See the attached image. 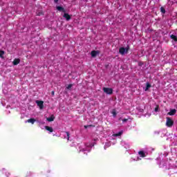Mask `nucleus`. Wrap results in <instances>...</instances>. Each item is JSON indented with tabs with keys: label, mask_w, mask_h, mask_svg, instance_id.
<instances>
[{
	"label": "nucleus",
	"mask_w": 177,
	"mask_h": 177,
	"mask_svg": "<svg viewBox=\"0 0 177 177\" xmlns=\"http://www.w3.org/2000/svg\"><path fill=\"white\" fill-rule=\"evenodd\" d=\"M129 50V46H127L126 48L121 47L119 48V53L120 55H125V53H127Z\"/></svg>",
	"instance_id": "nucleus-1"
},
{
	"label": "nucleus",
	"mask_w": 177,
	"mask_h": 177,
	"mask_svg": "<svg viewBox=\"0 0 177 177\" xmlns=\"http://www.w3.org/2000/svg\"><path fill=\"white\" fill-rule=\"evenodd\" d=\"M173 125H174V120H172L171 118L167 117V121H166V126L168 127V128H171Z\"/></svg>",
	"instance_id": "nucleus-2"
},
{
	"label": "nucleus",
	"mask_w": 177,
	"mask_h": 177,
	"mask_svg": "<svg viewBox=\"0 0 177 177\" xmlns=\"http://www.w3.org/2000/svg\"><path fill=\"white\" fill-rule=\"evenodd\" d=\"M103 91L104 93H106V95H113V88H109V87H104Z\"/></svg>",
	"instance_id": "nucleus-3"
},
{
	"label": "nucleus",
	"mask_w": 177,
	"mask_h": 177,
	"mask_svg": "<svg viewBox=\"0 0 177 177\" xmlns=\"http://www.w3.org/2000/svg\"><path fill=\"white\" fill-rule=\"evenodd\" d=\"M36 103L37 106H39V109H44V101L36 100Z\"/></svg>",
	"instance_id": "nucleus-4"
},
{
	"label": "nucleus",
	"mask_w": 177,
	"mask_h": 177,
	"mask_svg": "<svg viewBox=\"0 0 177 177\" xmlns=\"http://www.w3.org/2000/svg\"><path fill=\"white\" fill-rule=\"evenodd\" d=\"M99 53H100L97 50L91 51V57H96L97 56V55H99Z\"/></svg>",
	"instance_id": "nucleus-5"
},
{
	"label": "nucleus",
	"mask_w": 177,
	"mask_h": 177,
	"mask_svg": "<svg viewBox=\"0 0 177 177\" xmlns=\"http://www.w3.org/2000/svg\"><path fill=\"white\" fill-rule=\"evenodd\" d=\"M175 114H176V109H171L170 111L167 113L168 115H175Z\"/></svg>",
	"instance_id": "nucleus-6"
},
{
	"label": "nucleus",
	"mask_w": 177,
	"mask_h": 177,
	"mask_svg": "<svg viewBox=\"0 0 177 177\" xmlns=\"http://www.w3.org/2000/svg\"><path fill=\"white\" fill-rule=\"evenodd\" d=\"M56 8H57V10H59V12H63L64 13H66V10L64 9V8L60 6H58L56 7Z\"/></svg>",
	"instance_id": "nucleus-7"
},
{
	"label": "nucleus",
	"mask_w": 177,
	"mask_h": 177,
	"mask_svg": "<svg viewBox=\"0 0 177 177\" xmlns=\"http://www.w3.org/2000/svg\"><path fill=\"white\" fill-rule=\"evenodd\" d=\"M64 17L66 19V20H67V21H68L69 20H71V16H70L68 13H64Z\"/></svg>",
	"instance_id": "nucleus-8"
},
{
	"label": "nucleus",
	"mask_w": 177,
	"mask_h": 177,
	"mask_svg": "<svg viewBox=\"0 0 177 177\" xmlns=\"http://www.w3.org/2000/svg\"><path fill=\"white\" fill-rule=\"evenodd\" d=\"M46 120L48 122H52V121H55V115H51V116L50 118H47Z\"/></svg>",
	"instance_id": "nucleus-9"
},
{
	"label": "nucleus",
	"mask_w": 177,
	"mask_h": 177,
	"mask_svg": "<svg viewBox=\"0 0 177 177\" xmlns=\"http://www.w3.org/2000/svg\"><path fill=\"white\" fill-rule=\"evenodd\" d=\"M138 154H139L140 157H142V158L146 157V153H145V151H140L138 152Z\"/></svg>",
	"instance_id": "nucleus-10"
},
{
	"label": "nucleus",
	"mask_w": 177,
	"mask_h": 177,
	"mask_svg": "<svg viewBox=\"0 0 177 177\" xmlns=\"http://www.w3.org/2000/svg\"><path fill=\"white\" fill-rule=\"evenodd\" d=\"M122 133H124V131H121L117 133L113 134V136H114L115 138H117L118 136H121V135H122Z\"/></svg>",
	"instance_id": "nucleus-11"
},
{
	"label": "nucleus",
	"mask_w": 177,
	"mask_h": 177,
	"mask_svg": "<svg viewBox=\"0 0 177 177\" xmlns=\"http://www.w3.org/2000/svg\"><path fill=\"white\" fill-rule=\"evenodd\" d=\"M12 63L14 66H17L20 63V59H15Z\"/></svg>",
	"instance_id": "nucleus-12"
},
{
	"label": "nucleus",
	"mask_w": 177,
	"mask_h": 177,
	"mask_svg": "<svg viewBox=\"0 0 177 177\" xmlns=\"http://www.w3.org/2000/svg\"><path fill=\"white\" fill-rule=\"evenodd\" d=\"M45 129L46 131H48V132H53V128L49 127V126H46Z\"/></svg>",
	"instance_id": "nucleus-13"
},
{
	"label": "nucleus",
	"mask_w": 177,
	"mask_h": 177,
	"mask_svg": "<svg viewBox=\"0 0 177 177\" xmlns=\"http://www.w3.org/2000/svg\"><path fill=\"white\" fill-rule=\"evenodd\" d=\"M35 119H34V118H30V119H28L27 121H26V122H29V123H30V124H34V123L35 122Z\"/></svg>",
	"instance_id": "nucleus-14"
},
{
	"label": "nucleus",
	"mask_w": 177,
	"mask_h": 177,
	"mask_svg": "<svg viewBox=\"0 0 177 177\" xmlns=\"http://www.w3.org/2000/svg\"><path fill=\"white\" fill-rule=\"evenodd\" d=\"M171 39H173V41H174L175 42H177V37L174 35H171L170 36Z\"/></svg>",
	"instance_id": "nucleus-15"
},
{
	"label": "nucleus",
	"mask_w": 177,
	"mask_h": 177,
	"mask_svg": "<svg viewBox=\"0 0 177 177\" xmlns=\"http://www.w3.org/2000/svg\"><path fill=\"white\" fill-rule=\"evenodd\" d=\"M149 88H151V84H150V83L147 82V84H146L145 91H149Z\"/></svg>",
	"instance_id": "nucleus-16"
},
{
	"label": "nucleus",
	"mask_w": 177,
	"mask_h": 177,
	"mask_svg": "<svg viewBox=\"0 0 177 177\" xmlns=\"http://www.w3.org/2000/svg\"><path fill=\"white\" fill-rule=\"evenodd\" d=\"M65 133H66L67 140H70V132L65 131Z\"/></svg>",
	"instance_id": "nucleus-17"
},
{
	"label": "nucleus",
	"mask_w": 177,
	"mask_h": 177,
	"mask_svg": "<svg viewBox=\"0 0 177 177\" xmlns=\"http://www.w3.org/2000/svg\"><path fill=\"white\" fill-rule=\"evenodd\" d=\"M160 12H161V13L165 15V8H164V7H161L160 8Z\"/></svg>",
	"instance_id": "nucleus-18"
},
{
	"label": "nucleus",
	"mask_w": 177,
	"mask_h": 177,
	"mask_svg": "<svg viewBox=\"0 0 177 177\" xmlns=\"http://www.w3.org/2000/svg\"><path fill=\"white\" fill-rule=\"evenodd\" d=\"M4 55H5V51L0 50V57H3Z\"/></svg>",
	"instance_id": "nucleus-19"
},
{
	"label": "nucleus",
	"mask_w": 177,
	"mask_h": 177,
	"mask_svg": "<svg viewBox=\"0 0 177 177\" xmlns=\"http://www.w3.org/2000/svg\"><path fill=\"white\" fill-rule=\"evenodd\" d=\"M66 88H67L68 89H71V88H73V84H68Z\"/></svg>",
	"instance_id": "nucleus-20"
},
{
	"label": "nucleus",
	"mask_w": 177,
	"mask_h": 177,
	"mask_svg": "<svg viewBox=\"0 0 177 177\" xmlns=\"http://www.w3.org/2000/svg\"><path fill=\"white\" fill-rule=\"evenodd\" d=\"M158 109H159V106L158 105H157L156 107L155 108V111L156 112L158 111Z\"/></svg>",
	"instance_id": "nucleus-21"
},
{
	"label": "nucleus",
	"mask_w": 177,
	"mask_h": 177,
	"mask_svg": "<svg viewBox=\"0 0 177 177\" xmlns=\"http://www.w3.org/2000/svg\"><path fill=\"white\" fill-rule=\"evenodd\" d=\"M112 114L113 115L114 117H115V115H117V113L115 111H113L112 113Z\"/></svg>",
	"instance_id": "nucleus-22"
},
{
	"label": "nucleus",
	"mask_w": 177,
	"mask_h": 177,
	"mask_svg": "<svg viewBox=\"0 0 177 177\" xmlns=\"http://www.w3.org/2000/svg\"><path fill=\"white\" fill-rule=\"evenodd\" d=\"M41 15H44V13H43V12H39V13L37 14V16H41Z\"/></svg>",
	"instance_id": "nucleus-23"
},
{
	"label": "nucleus",
	"mask_w": 177,
	"mask_h": 177,
	"mask_svg": "<svg viewBox=\"0 0 177 177\" xmlns=\"http://www.w3.org/2000/svg\"><path fill=\"white\" fill-rule=\"evenodd\" d=\"M127 121H128V119H123V120H122V122H127Z\"/></svg>",
	"instance_id": "nucleus-24"
},
{
	"label": "nucleus",
	"mask_w": 177,
	"mask_h": 177,
	"mask_svg": "<svg viewBox=\"0 0 177 177\" xmlns=\"http://www.w3.org/2000/svg\"><path fill=\"white\" fill-rule=\"evenodd\" d=\"M55 3H57L59 2V0H54Z\"/></svg>",
	"instance_id": "nucleus-25"
},
{
	"label": "nucleus",
	"mask_w": 177,
	"mask_h": 177,
	"mask_svg": "<svg viewBox=\"0 0 177 177\" xmlns=\"http://www.w3.org/2000/svg\"><path fill=\"white\" fill-rule=\"evenodd\" d=\"M51 95H53V96H54L55 95V91H52Z\"/></svg>",
	"instance_id": "nucleus-26"
},
{
	"label": "nucleus",
	"mask_w": 177,
	"mask_h": 177,
	"mask_svg": "<svg viewBox=\"0 0 177 177\" xmlns=\"http://www.w3.org/2000/svg\"><path fill=\"white\" fill-rule=\"evenodd\" d=\"M88 127H89V126H84L85 129H86Z\"/></svg>",
	"instance_id": "nucleus-27"
}]
</instances>
